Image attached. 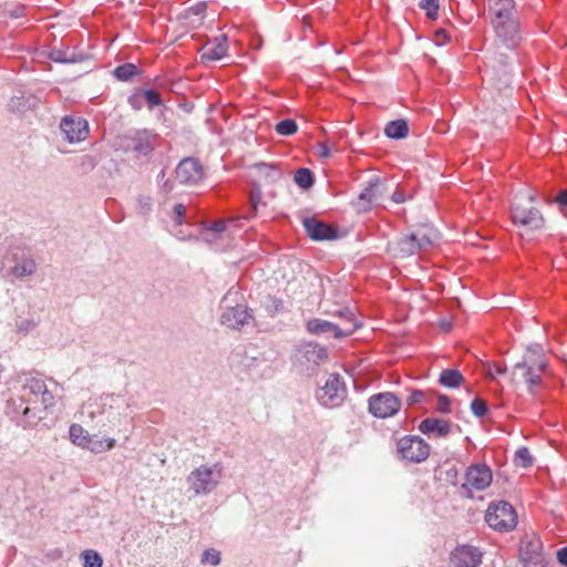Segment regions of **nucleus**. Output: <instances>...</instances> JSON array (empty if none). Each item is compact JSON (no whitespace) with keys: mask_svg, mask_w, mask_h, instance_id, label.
<instances>
[{"mask_svg":"<svg viewBox=\"0 0 567 567\" xmlns=\"http://www.w3.org/2000/svg\"><path fill=\"white\" fill-rule=\"evenodd\" d=\"M55 405V395L45 381L38 377H25L16 398L7 402V415L23 429H32L45 417L44 412Z\"/></svg>","mask_w":567,"mask_h":567,"instance_id":"f257e3e1","label":"nucleus"},{"mask_svg":"<svg viewBox=\"0 0 567 567\" xmlns=\"http://www.w3.org/2000/svg\"><path fill=\"white\" fill-rule=\"evenodd\" d=\"M240 298L243 296L238 290L230 289L221 299L220 322L234 330L241 329L254 319L252 311L247 305L239 302Z\"/></svg>","mask_w":567,"mask_h":567,"instance_id":"f03ea898","label":"nucleus"},{"mask_svg":"<svg viewBox=\"0 0 567 567\" xmlns=\"http://www.w3.org/2000/svg\"><path fill=\"white\" fill-rule=\"evenodd\" d=\"M224 477V467L220 463L212 466L200 465L193 470L186 482L194 495H208L217 488Z\"/></svg>","mask_w":567,"mask_h":567,"instance_id":"7ed1b4c3","label":"nucleus"},{"mask_svg":"<svg viewBox=\"0 0 567 567\" xmlns=\"http://www.w3.org/2000/svg\"><path fill=\"white\" fill-rule=\"evenodd\" d=\"M485 520L489 527L499 532L515 528L517 515L514 507L506 501L491 503L486 511Z\"/></svg>","mask_w":567,"mask_h":567,"instance_id":"20e7f679","label":"nucleus"},{"mask_svg":"<svg viewBox=\"0 0 567 567\" xmlns=\"http://www.w3.org/2000/svg\"><path fill=\"white\" fill-rule=\"evenodd\" d=\"M402 401L393 392H380L368 400V411L377 419L394 416L401 409Z\"/></svg>","mask_w":567,"mask_h":567,"instance_id":"39448f33","label":"nucleus"},{"mask_svg":"<svg viewBox=\"0 0 567 567\" xmlns=\"http://www.w3.org/2000/svg\"><path fill=\"white\" fill-rule=\"evenodd\" d=\"M156 134L150 130L131 131L120 137L121 147L124 151H133L147 156L155 148Z\"/></svg>","mask_w":567,"mask_h":567,"instance_id":"423d86ee","label":"nucleus"},{"mask_svg":"<svg viewBox=\"0 0 567 567\" xmlns=\"http://www.w3.org/2000/svg\"><path fill=\"white\" fill-rule=\"evenodd\" d=\"M519 557L524 567H547L548 559L544 554L540 538L536 535H526L520 543Z\"/></svg>","mask_w":567,"mask_h":567,"instance_id":"0eeeda50","label":"nucleus"},{"mask_svg":"<svg viewBox=\"0 0 567 567\" xmlns=\"http://www.w3.org/2000/svg\"><path fill=\"white\" fill-rule=\"evenodd\" d=\"M398 453L403 460L421 463L430 455V445L417 435H405L398 441Z\"/></svg>","mask_w":567,"mask_h":567,"instance_id":"6e6552de","label":"nucleus"},{"mask_svg":"<svg viewBox=\"0 0 567 567\" xmlns=\"http://www.w3.org/2000/svg\"><path fill=\"white\" fill-rule=\"evenodd\" d=\"M306 329L310 334L315 336H332L336 339L348 337L355 331V323L349 321L344 326L333 323L328 320L313 318L306 322Z\"/></svg>","mask_w":567,"mask_h":567,"instance_id":"1a4fd4ad","label":"nucleus"},{"mask_svg":"<svg viewBox=\"0 0 567 567\" xmlns=\"http://www.w3.org/2000/svg\"><path fill=\"white\" fill-rule=\"evenodd\" d=\"M205 176L204 166L196 157L183 158L175 168V179L185 186L198 185Z\"/></svg>","mask_w":567,"mask_h":567,"instance_id":"9d476101","label":"nucleus"},{"mask_svg":"<svg viewBox=\"0 0 567 567\" xmlns=\"http://www.w3.org/2000/svg\"><path fill=\"white\" fill-rule=\"evenodd\" d=\"M346 396V386L337 374H331L326 384L317 392L318 401L327 408H334L341 404Z\"/></svg>","mask_w":567,"mask_h":567,"instance_id":"9b49d317","label":"nucleus"},{"mask_svg":"<svg viewBox=\"0 0 567 567\" xmlns=\"http://www.w3.org/2000/svg\"><path fill=\"white\" fill-rule=\"evenodd\" d=\"M60 130L69 143L84 141L89 135V123L85 118L65 115L60 122Z\"/></svg>","mask_w":567,"mask_h":567,"instance_id":"f8f14e48","label":"nucleus"},{"mask_svg":"<svg viewBox=\"0 0 567 567\" xmlns=\"http://www.w3.org/2000/svg\"><path fill=\"white\" fill-rule=\"evenodd\" d=\"M512 220L515 225L523 226L528 230H537L544 226V218L535 207H524L519 204L512 206Z\"/></svg>","mask_w":567,"mask_h":567,"instance_id":"ddd939ff","label":"nucleus"},{"mask_svg":"<svg viewBox=\"0 0 567 567\" xmlns=\"http://www.w3.org/2000/svg\"><path fill=\"white\" fill-rule=\"evenodd\" d=\"M497 38L508 48L514 49L520 41L517 18L493 19Z\"/></svg>","mask_w":567,"mask_h":567,"instance_id":"4468645a","label":"nucleus"},{"mask_svg":"<svg viewBox=\"0 0 567 567\" xmlns=\"http://www.w3.org/2000/svg\"><path fill=\"white\" fill-rule=\"evenodd\" d=\"M482 551L472 545H460L452 553V567H478L482 563Z\"/></svg>","mask_w":567,"mask_h":567,"instance_id":"2eb2a0df","label":"nucleus"},{"mask_svg":"<svg viewBox=\"0 0 567 567\" xmlns=\"http://www.w3.org/2000/svg\"><path fill=\"white\" fill-rule=\"evenodd\" d=\"M396 245L401 256H412L421 250L429 249L433 246V243L426 234L415 231L401 237Z\"/></svg>","mask_w":567,"mask_h":567,"instance_id":"dca6fc26","label":"nucleus"},{"mask_svg":"<svg viewBox=\"0 0 567 567\" xmlns=\"http://www.w3.org/2000/svg\"><path fill=\"white\" fill-rule=\"evenodd\" d=\"M302 225L306 229L307 235L317 241L332 240L338 238V228L326 224L316 217H306L302 220Z\"/></svg>","mask_w":567,"mask_h":567,"instance_id":"f3484780","label":"nucleus"},{"mask_svg":"<svg viewBox=\"0 0 567 567\" xmlns=\"http://www.w3.org/2000/svg\"><path fill=\"white\" fill-rule=\"evenodd\" d=\"M328 358V352L324 347L318 343L307 342L300 344L296 350V359L300 364H312L318 367Z\"/></svg>","mask_w":567,"mask_h":567,"instance_id":"a211bd4d","label":"nucleus"},{"mask_svg":"<svg viewBox=\"0 0 567 567\" xmlns=\"http://www.w3.org/2000/svg\"><path fill=\"white\" fill-rule=\"evenodd\" d=\"M381 186L379 178H372L368 182V185L353 203L358 212H368L372 205L378 204L379 198L382 196Z\"/></svg>","mask_w":567,"mask_h":567,"instance_id":"6ab92c4d","label":"nucleus"},{"mask_svg":"<svg viewBox=\"0 0 567 567\" xmlns=\"http://www.w3.org/2000/svg\"><path fill=\"white\" fill-rule=\"evenodd\" d=\"M465 480L466 482L463 484V487L471 486L477 491H483L492 482V471L485 464L472 465L466 471Z\"/></svg>","mask_w":567,"mask_h":567,"instance_id":"aec40b11","label":"nucleus"},{"mask_svg":"<svg viewBox=\"0 0 567 567\" xmlns=\"http://www.w3.org/2000/svg\"><path fill=\"white\" fill-rule=\"evenodd\" d=\"M419 431L425 435L434 433L436 436L445 437L451 433V423L439 417H426L419 424Z\"/></svg>","mask_w":567,"mask_h":567,"instance_id":"412c9836","label":"nucleus"},{"mask_svg":"<svg viewBox=\"0 0 567 567\" xmlns=\"http://www.w3.org/2000/svg\"><path fill=\"white\" fill-rule=\"evenodd\" d=\"M11 260L14 262L11 267V274L18 278L31 276L37 269L35 261L23 251L13 254Z\"/></svg>","mask_w":567,"mask_h":567,"instance_id":"4be33fe9","label":"nucleus"},{"mask_svg":"<svg viewBox=\"0 0 567 567\" xmlns=\"http://www.w3.org/2000/svg\"><path fill=\"white\" fill-rule=\"evenodd\" d=\"M227 37L225 34L215 39L214 43H208L202 49L200 58L203 61H218L227 53Z\"/></svg>","mask_w":567,"mask_h":567,"instance_id":"5701e85b","label":"nucleus"},{"mask_svg":"<svg viewBox=\"0 0 567 567\" xmlns=\"http://www.w3.org/2000/svg\"><path fill=\"white\" fill-rule=\"evenodd\" d=\"M49 59L58 63H79L84 61L85 55L69 48H53L49 53Z\"/></svg>","mask_w":567,"mask_h":567,"instance_id":"b1692460","label":"nucleus"},{"mask_svg":"<svg viewBox=\"0 0 567 567\" xmlns=\"http://www.w3.org/2000/svg\"><path fill=\"white\" fill-rule=\"evenodd\" d=\"M515 369L523 371V378L528 385L529 393H535V389L542 383V374L535 370L532 362H518L515 364Z\"/></svg>","mask_w":567,"mask_h":567,"instance_id":"393cba45","label":"nucleus"},{"mask_svg":"<svg viewBox=\"0 0 567 567\" xmlns=\"http://www.w3.org/2000/svg\"><path fill=\"white\" fill-rule=\"evenodd\" d=\"M494 19L517 18V10L514 0H497L493 8Z\"/></svg>","mask_w":567,"mask_h":567,"instance_id":"a878e982","label":"nucleus"},{"mask_svg":"<svg viewBox=\"0 0 567 567\" xmlns=\"http://www.w3.org/2000/svg\"><path fill=\"white\" fill-rule=\"evenodd\" d=\"M409 133L408 122L403 118L394 120L389 122L384 127V134L389 138L401 140L404 138Z\"/></svg>","mask_w":567,"mask_h":567,"instance_id":"bb28decb","label":"nucleus"},{"mask_svg":"<svg viewBox=\"0 0 567 567\" xmlns=\"http://www.w3.org/2000/svg\"><path fill=\"white\" fill-rule=\"evenodd\" d=\"M439 381L445 388L456 389L464 382V377L456 369H445L441 372Z\"/></svg>","mask_w":567,"mask_h":567,"instance_id":"cd10ccee","label":"nucleus"},{"mask_svg":"<svg viewBox=\"0 0 567 567\" xmlns=\"http://www.w3.org/2000/svg\"><path fill=\"white\" fill-rule=\"evenodd\" d=\"M35 97L25 95L13 96L9 103L10 110L17 113H23L25 111L32 110L35 107Z\"/></svg>","mask_w":567,"mask_h":567,"instance_id":"c85d7f7f","label":"nucleus"},{"mask_svg":"<svg viewBox=\"0 0 567 567\" xmlns=\"http://www.w3.org/2000/svg\"><path fill=\"white\" fill-rule=\"evenodd\" d=\"M69 435L70 440L75 445L85 447L91 443V436L80 424H72L69 430Z\"/></svg>","mask_w":567,"mask_h":567,"instance_id":"c756f323","label":"nucleus"},{"mask_svg":"<svg viewBox=\"0 0 567 567\" xmlns=\"http://www.w3.org/2000/svg\"><path fill=\"white\" fill-rule=\"evenodd\" d=\"M295 183L302 189H309L315 183V175L311 169L301 167L298 168L293 176Z\"/></svg>","mask_w":567,"mask_h":567,"instance_id":"7c9ffc66","label":"nucleus"},{"mask_svg":"<svg viewBox=\"0 0 567 567\" xmlns=\"http://www.w3.org/2000/svg\"><path fill=\"white\" fill-rule=\"evenodd\" d=\"M138 73V69L134 63H124L116 66L113 71L114 76L120 81H130Z\"/></svg>","mask_w":567,"mask_h":567,"instance_id":"2f4dec72","label":"nucleus"},{"mask_svg":"<svg viewBox=\"0 0 567 567\" xmlns=\"http://www.w3.org/2000/svg\"><path fill=\"white\" fill-rule=\"evenodd\" d=\"M514 462L517 466L527 468L533 465L534 458L529 450L526 446H522L515 452Z\"/></svg>","mask_w":567,"mask_h":567,"instance_id":"473e14b6","label":"nucleus"},{"mask_svg":"<svg viewBox=\"0 0 567 567\" xmlns=\"http://www.w3.org/2000/svg\"><path fill=\"white\" fill-rule=\"evenodd\" d=\"M81 557L83 559L84 567H102L103 565V559L101 555L93 549L84 550L81 554Z\"/></svg>","mask_w":567,"mask_h":567,"instance_id":"72a5a7b5","label":"nucleus"},{"mask_svg":"<svg viewBox=\"0 0 567 567\" xmlns=\"http://www.w3.org/2000/svg\"><path fill=\"white\" fill-rule=\"evenodd\" d=\"M275 130L279 135L290 136L297 132L298 125L295 120L286 118L278 122Z\"/></svg>","mask_w":567,"mask_h":567,"instance_id":"f704fd0d","label":"nucleus"},{"mask_svg":"<svg viewBox=\"0 0 567 567\" xmlns=\"http://www.w3.org/2000/svg\"><path fill=\"white\" fill-rule=\"evenodd\" d=\"M419 7L425 11V14L430 20L437 19L440 0H421Z\"/></svg>","mask_w":567,"mask_h":567,"instance_id":"c9c22d12","label":"nucleus"},{"mask_svg":"<svg viewBox=\"0 0 567 567\" xmlns=\"http://www.w3.org/2000/svg\"><path fill=\"white\" fill-rule=\"evenodd\" d=\"M430 392H425L420 389H413L410 392V395L406 399V404L409 406L422 405L429 402Z\"/></svg>","mask_w":567,"mask_h":567,"instance_id":"e433bc0d","label":"nucleus"},{"mask_svg":"<svg viewBox=\"0 0 567 567\" xmlns=\"http://www.w3.org/2000/svg\"><path fill=\"white\" fill-rule=\"evenodd\" d=\"M153 199L150 196L140 195L136 199V210L140 215L146 216L152 212Z\"/></svg>","mask_w":567,"mask_h":567,"instance_id":"4c0bfd02","label":"nucleus"},{"mask_svg":"<svg viewBox=\"0 0 567 567\" xmlns=\"http://www.w3.org/2000/svg\"><path fill=\"white\" fill-rule=\"evenodd\" d=\"M115 444V440L113 439H110L107 441V443H105V441H102V440H93L91 437V443L89 444V446H86L89 450H91L93 453H102L106 450H111L113 449Z\"/></svg>","mask_w":567,"mask_h":567,"instance_id":"58836bf2","label":"nucleus"},{"mask_svg":"<svg viewBox=\"0 0 567 567\" xmlns=\"http://www.w3.org/2000/svg\"><path fill=\"white\" fill-rule=\"evenodd\" d=\"M471 411L477 417H483L488 412V405L485 400L475 398L471 402Z\"/></svg>","mask_w":567,"mask_h":567,"instance_id":"ea45409f","label":"nucleus"},{"mask_svg":"<svg viewBox=\"0 0 567 567\" xmlns=\"http://www.w3.org/2000/svg\"><path fill=\"white\" fill-rule=\"evenodd\" d=\"M141 92L150 109L162 105L161 94L156 90H141Z\"/></svg>","mask_w":567,"mask_h":567,"instance_id":"a19ab883","label":"nucleus"},{"mask_svg":"<svg viewBox=\"0 0 567 567\" xmlns=\"http://www.w3.org/2000/svg\"><path fill=\"white\" fill-rule=\"evenodd\" d=\"M264 307L268 313L275 315L284 309V302L276 297L268 296L264 301Z\"/></svg>","mask_w":567,"mask_h":567,"instance_id":"79ce46f5","label":"nucleus"},{"mask_svg":"<svg viewBox=\"0 0 567 567\" xmlns=\"http://www.w3.org/2000/svg\"><path fill=\"white\" fill-rule=\"evenodd\" d=\"M338 316L342 320V322L339 323L340 326H344L349 321H352L353 323H355V330L361 326V323L355 319L354 312L349 308H343V309L339 310Z\"/></svg>","mask_w":567,"mask_h":567,"instance_id":"37998d69","label":"nucleus"},{"mask_svg":"<svg viewBox=\"0 0 567 567\" xmlns=\"http://www.w3.org/2000/svg\"><path fill=\"white\" fill-rule=\"evenodd\" d=\"M203 564H210L217 566L220 563V554L216 549H206L202 556Z\"/></svg>","mask_w":567,"mask_h":567,"instance_id":"c03bdc74","label":"nucleus"},{"mask_svg":"<svg viewBox=\"0 0 567 567\" xmlns=\"http://www.w3.org/2000/svg\"><path fill=\"white\" fill-rule=\"evenodd\" d=\"M436 410L440 413L446 414L451 412V400L445 394H437Z\"/></svg>","mask_w":567,"mask_h":567,"instance_id":"a18cd8bd","label":"nucleus"},{"mask_svg":"<svg viewBox=\"0 0 567 567\" xmlns=\"http://www.w3.org/2000/svg\"><path fill=\"white\" fill-rule=\"evenodd\" d=\"M186 207L183 204H176L173 208V219L175 224L182 225L185 220Z\"/></svg>","mask_w":567,"mask_h":567,"instance_id":"49530a36","label":"nucleus"},{"mask_svg":"<svg viewBox=\"0 0 567 567\" xmlns=\"http://www.w3.org/2000/svg\"><path fill=\"white\" fill-rule=\"evenodd\" d=\"M38 326V322L33 319H24L17 323V329L21 333H28Z\"/></svg>","mask_w":567,"mask_h":567,"instance_id":"de8ad7c7","label":"nucleus"},{"mask_svg":"<svg viewBox=\"0 0 567 567\" xmlns=\"http://www.w3.org/2000/svg\"><path fill=\"white\" fill-rule=\"evenodd\" d=\"M143 94L140 91H136L134 94H132L127 102L132 106V109L140 111L143 107Z\"/></svg>","mask_w":567,"mask_h":567,"instance_id":"09e8293b","label":"nucleus"},{"mask_svg":"<svg viewBox=\"0 0 567 567\" xmlns=\"http://www.w3.org/2000/svg\"><path fill=\"white\" fill-rule=\"evenodd\" d=\"M206 229L207 230H212L214 233H223L226 229V223H225V220L212 221L206 227Z\"/></svg>","mask_w":567,"mask_h":567,"instance_id":"8fccbe9b","label":"nucleus"},{"mask_svg":"<svg viewBox=\"0 0 567 567\" xmlns=\"http://www.w3.org/2000/svg\"><path fill=\"white\" fill-rule=\"evenodd\" d=\"M435 39L439 44H444L450 41V35L444 29H439L435 32Z\"/></svg>","mask_w":567,"mask_h":567,"instance_id":"3c124183","label":"nucleus"},{"mask_svg":"<svg viewBox=\"0 0 567 567\" xmlns=\"http://www.w3.org/2000/svg\"><path fill=\"white\" fill-rule=\"evenodd\" d=\"M555 202L559 205L561 209H567V190L559 192Z\"/></svg>","mask_w":567,"mask_h":567,"instance_id":"603ef678","label":"nucleus"},{"mask_svg":"<svg viewBox=\"0 0 567 567\" xmlns=\"http://www.w3.org/2000/svg\"><path fill=\"white\" fill-rule=\"evenodd\" d=\"M532 365L535 367V370L538 371L539 374H543L547 368V361L543 358H538Z\"/></svg>","mask_w":567,"mask_h":567,"instance_id":"864d4df0","label":"nucleus"},{"mask_svg":"<svg viewBox=\"0 0 567 567\" xmlns=\"http://www.w3.org/2000/svg\"><path fill=\"white\" fill-rule=\"evenodd\" d=\"M557 560L560 565L567 567V546L557 551Z\"/></svg>","mask_w":567,"mask_h":567,"instance_id":"5fc2aeb1","label":"nucleus"},{"mask_svg":"<svg viewBox=\"0 0 567 567\" xmlns=\"http://www.w3.org/2000/svg\"><path fill=\"white\" fill-rule=\"evenodd\" d=\"M265 167H268L271 173L269 174V177L272 179V181H277L278 178H280L281 174L279 172V169L277 168L276 165L274 164H262Z\"/></svg>","mask_w":567,"mask_h":567,"instance_id":"6e6d98bb","label":"nucleus"},{"mask_svg":"<svg viewBox=\"0 0 567 567\" xmlns=\"http://www.w3.org/2000/svg\"><path fill=\"white\" fill-rule=\"evenodd\" d=\"M392 200L396 204H401V203H404L406 200V197L404 195V193L400 189H396L392 196H391Z\"/></svg>","mask_w":567,"mask_h":567,"instance_id":"4d7b16f0","label":"nucleus"},{"mask_svg":"<svg viewBox=\"0 0 567 567\" xmlns=\"http://www.w3.org/2000/svg\"><path fill=\"white\" fill-rule=\"evenodd\" d=\"M319 156L324 157V158L330 156V148L327 144H324V143L319 144Z\"/></svg>","mask_w":567,"mask_h":567,"instance_id":"13d9d810","label":"nucleus"},{"mask_svg":"<svg viewBox=\"0 0 567 567\" xmlns=\"http://www.w3.org/2000/svg\"><path fill=\"white\" fill-rule=\"evenodd\" d=\"M259 202V197L255 196L254 194L250 196V215H255L257 212V205Z\"/></svg>","mask_w":567,"mask_h":567,"instance_id":"bf43d9fd","label":"nucleus"},{"mask_svg":"<svg viewBox=\"0 0 567 567\" xmlns=\"http://www.w3.org/2000/svg\"><path fill=\"white\" fill-rule=\"evenodd\" d=\"M23 12H24V7L23 6H18L16 7L14 10L10 11V17L12 18H20L23 16Z\"/></svg>","mask_w":567,"mask_h":567,"instance_id":"052dcab7","label":"nucleus"},{"mask_svg":"<svg viewBox=\"0 0 567 567\" xmlns=\"http://www.w3.org/2000/svg\"><path fill=\"white\" fill-rule=\"evenodd\" d=\"M505 372H506V368H503L501 365L496 367V373L497 374H505Z\"/></svg>","mask_w":567,"mask_h":567,"instance_id":"680f3d73","label":"nucleus"},{"mask_svg":"<svg viewBox=\"0 0 567 567\" xmlns=\"http://www.w3.org/2000/svg\"><path fill=\"white\" fill-rule=\"evenodd\" d=\"M164 187H165L168 192H171V190H172V188H171V187H168V182L164 183Z\"/></svg>","mask_w":567,"mask_h":567,"instance_id":"e2e57ef3","label":"nucleus"},{"mask_svg":"<svg viewBox=\"0 0 567 567\" xmlns=\"http://www.w3.org/2000/svg\"><path fill=\"white\" fill-rule=\"evenodd\" d=\"M161 176H162V177H164V176H165V171H164V169H162V172H161Z\"/></svg>","mask_w":567,"mask_h":567,"instance_id":"0e129e2a","label":"nucleus"}]
</instances>
